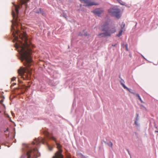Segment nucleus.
Masks as SVG:
<instances>
[{"mask_svg":"<svg viewBox=\"0 0 158 158\" xmlns=\"http://www.w3.org/2000/svg\"><path fill=\"white\" fill-rule=\"evenodd\" d=\"M13 35L14 37L13 41H17L15 47L16 48L19 49L18 51L20 54L21 60L23 62L24 65L28 67L26 69L20 67L18 70V73L22 78L28 79V74H31L29 67L32 65V45L28 40L25 32H21L18 30L16 31L15 34L13 33Z\"/></svg>","mask_w":158,"mask_h":158,"instance_id":"obj_1","label":"nucleus"},{"mask_svg":"<svg viewBox=\"0 0 158 158\" xmlns=\"http://www.w3.org/2000/svg\"><path fill=\"white\" fill-rule=\"evenodd\" d=\"M49 138L50 139L53 140L56 142V139L53 136L49 137ZM56 144L57 146V148L58 149V150L55 153V155L52 157V158H63V156L62 154V150L61 149L62 146L59 143H56Z\"/></svg>","mask_w":158,"mask_h":158,"instance_id":"obj_2","label":"nucleus"},{"mask_svg":"<svg viewBox=\"0 0 158 158\" xmlns=\"http://www.w3.org/2000/svg\"><path fill=\"white\" fill-rule=\"evenodd\" d=\"M108 12L111 15L117 19L120 17V10L116 7L110 8L108 10Z\"/></svg>","mask_w":158,"mask_h":158,"instance_id":"obj_3","label":"nucleus"},{"mask_svg":"<svg viewBox=\"0 0 158 158\" xmlns=\"http://www.w3.org/2000/svg\"><path fill=\"white\" fill-rule=\"evenodd\" d=\"M38 153V151L37 148L30 149L27 152V158H30L31 157V158H35L37 155Z\"/></svg>","mask_w":158,"mask_h":158,"instance_id":"obj_4","label":"nucleus"},{"mask_svg":"<svg viewBox=\"0 0 158 158\" xmlns=\"http://www.w3.org/2000/svg\"><path fill=\"white\" fill-rule=\"evenodd\" d=\"M107 29L105 27L104 25L103 26L101 29L102 31H104V32L101 33L98 35V36L100 37H104L107 36H110V34L109 33L107 32Z\"/></svg>","mask_w":158,"mask_h":158,"instance_id":"obj_5","label":"nucleus"},{"mask_svg":"<svg viewBox=\"0 0 158 158\" xmlns=\"http://www.w3.org/2000/svg\"><path fill=\"white\" fill-rule=\"evenodd\" d=\"M93 0H80L82 2L85 4L86 6H91L94 5H98V4L92 1Z\"/></svg>","mask_w":158,"mask_h":158,"instance_id":"obj_6","label":"nucleus"},{"mask_svg":"<svg viewBox=\"0 0 158 158\" xmlns=\"http://www.w3.org/2000/svg\"><path fill=\"white\" fill-rule=\"evenodd\" d=\"M45 141L44 139L41 137H39L37 139H35L32 142V144L34 145H38L39 143H44Z\"/></svg>","mask_w":158,"mask_h":158,"instance_id":"obj_7","label":"nucleus"},{"mask_svg":"<svg viewBox=\"0 0 158 158\" xmlns=\"http://www.w3.org/2000/svg\"><path fill=\"white\" fill-rule=\"evenodd\" d=\"M105 27L107 29V32L109 33L110 34V36L111 34H113L115 32L116 30L114 28H110L109 27V25L107 24H106L104 25Z\"/></svg>","mask_w":158,"mask_h":158,"instance_id":"obj_8","label":"nucleus"},{"mask_svg":"<svg viewBox=\"0 0 158 158\" xmlns=\"http://www.w3.org/2000/svg\"><path fill=\"white\" fill-rule=\"evenodd\" d=\"M103 10L102 8H98L92 11L96 15L99 16L100 15L103 13Z\"/></svg>","mask_w":158,"mask_h":158,"instance_id":"obj_9","label":"nucleus"},{"mask_svg":"<svg viewBox=\"0 0 158 158\" xmlns=\"http://www.w3.org/2000/svg\"><path fill=\"white\" fill-rule=\"evenodd\" d=\"M12 15L13 17V19H14V20L15 21L16 23H17L18 22L17 18L16 17L14 11L12 12Z\"/></svg>","mask_w":158,"mask_h":158,"instance_id":"obj_10","label":"nucleus"},{"mask_svg":"<svg viewBox=\"0 0 158 158\" xmlns=\"http://www.w3.org/2000/svg\"><path fill=\"white\" fill-rule=\"evenodd\" d=\"M19 8V6H15V11L17 15L19 14L18 8Z\"/></svg>","mask_w":158,"mask_h":158,"instance_id":"obj_11","label":"nucleus"},{"mask_svg":"<svg viewBox=\"0 0 158 158\" xmlns=\"http://www.w3.org/2000/svg\"><path fill=\"white\" fill-rule=\"evenodd\" d=\"M120 83L122 85L124 88L126 86L123 83H124V81L122 79L120 81Z\"/></svg>","mask_w":158,"mask_h":158,"instance_id":"obj_12","label":"nucleus"},{"mask_svg":"<svg viewBox=\"0 0 158 158\" xmlns=\"http://www.w3.org/2000/svg\"><path fill=\"white\" fill-rule=\"evenodd\" d=\"M29 0H20L21 4H24L27 2Z\"/></svg>","mask_w":158,"mask_h":158,"instance_id":"obj_13","label":"nucleus"},{"mask_svg":"<svg viewBox=\"0 0 158 158\" xmlns=\"http://www.w3.org/2000/svg\"><path fill=\"white\" fill-rule=\"evenodd\" d=\"M106 144L110 147H112L113 144L111 141L109 142V143H106Z\"/></svg>","mask_w":158,"mask_h":158,"instance_id":"obj_14","label":"nucleus"},{"mask_svg":"<svg viewBox=\"0 0 158 158\" xmlns=\"http://www.w3.org/2000/svg\"><path fill=\"white\" fill-rule=\"evenodd\" d=\"M122 29H123V28H122ZM122 32H123V30H122V29L121 31H120L119 32L118 34L117 35V36L118 37H119L120 36H121L122 34Z\"/></svg>","mask_w":158,"mask_h":158,"instance_id":"obj_15","label":"nucleus"},{"mask_svg":"<svg viewBox=\"0 0 158 158\" xmlns=\"http://www.w3.org/2000/svg\"><path fill=\"white\" fill-rule=\"evenodd\" d=\"M132 93L134 95H135L136 97H137L138 98L140 97V96L138 94H135L134 93Z\"/></svg>","mask_w":158,"mask_h":158,"instance_id":"obj_16","label":"nucleus"},{"mask_svg":"<svg viewBox=\"0 0 158 158\" xmlns=\"http://www.w3.org/2000/svg\"><path fill=\"white\" fill-rule=\"evenodd\" d=\"M124 89H127L128 91H129V92H130L131 93H132V92H131V89H129L128 88H127V87L126 86L124 88Z\"/></svg>","mask_w":158,"mask_h":158,"instance_id":"obj_17","label":"nucleus"},{"mask_svg":"<svg viewBox=\"0 0 158 158\" xmlns=\"http://www.w3.org/2000/svg\"><path fill=\"white\" fill-rule=\"evenodd\" d=\"M125 47L126 48V50L127 51H128V45L127 44H126L124 45Z\"/></svg>","mask_w":158,"mask_h":158,"instance_id":"obj_18","label":"nucleus"},{"mask_svg":"<svg viewBox=\"0 0 158 158\" xmlns=\"http://www.w3.org/2000/svg\"><path fill=\"white\" fill-rule=\"evenodd\" d=\"M3 100L2 99L0 101V103L2 104L3 106H5V105L3 104Z\"/></svg>","mask_w":158,"mask_h":158,"instance_id":"obj_19","label":"nucleus"},{"mask_svg":"<svg viewBox=\"0 0 158 158\" xmlns=\"http://www.w3.org/2000/svg\"><path fill=\"white\" fill-rule=\"evenodd\" d=\"M16 79V77H13L12 78H11V81H14Z\"/></svg>","mask_w":158,"mask_h":158,"instance_id":"obj_20","label":"nucleus"},{"mask_svg":"<svg viewBox=\"0 0 158 158\" xmlns=\"http://www.w3.org/2000/svg\"><path fill=\"white\" fill-rule=\"evenodd\" d=\"M138 99L140 100V102L141 103H143V101L141 99V98L140 97H139L138 98Z\"/></svg>","mask_w":158,"mask_h":158,"instance_id":"obj_21","label":"nucleus"},{"mask_svg":"<svg viewBox=\"0 0 158 158\" xmlns=\"http://www.w3.org/2000/svg\"><path fill=\"white\" fill-rule=\"evenodd\" d=\"M141 106L143 108H144L146 111H147V109L145 106H143V105H141Z\"/></svg>","mask_w":158,"mask_h":158,"instance_id":"obj_22","label":"nucleus"},{"mask_svg":"<svg viewBox=\"0 0 158 158\" xmlns=\"http://www.w3.org/2000/svg\"><path fill=\"white\" fill-rule=\"evenodd\" d=\"M141 106L143 108H144L146 111H147V109L145 106H143V105H141Z\"/></svg>","mask_w":158,"mask_h":158,"instance_id":"obj_23","label":"nucleus"},{"mask_svg":"<svg viewBox=\"0 0 158 158\" xmlns=\"http://www.w3.org/2000/svg\"><path fill=\"white\" fill-rule=\"evenodd\" d=\"M24 146L26 148H28L29 147V146L27 144H25Z\"/></svg>","mask_w":158,"mask_h":158,"instance_id":"obj_24","label":"nucleus"},{"mask_svg":"<svg viewBox=\"0 0 158 158\" xmlns=\"http://www.w3.org/2000/svg\"><path fill=\"white\" fill-rule=\"evenodd\" d=\"M117 45V44H112V46L113 47H115Z\"/></svg>","mask_w":158,"mask_h":158,"instance_id":"obj_25","label":"nucleus"},{"mask_svg":"<svg viewBox=\"0 0 158 158\" xmlns=\"http://www.w3.org/2000/svg\"><path fill=\"white\" fill-rule=\"evenodd\" d=\"M46 135L47 136H48V132H46Z\"/></svg>","mask_w":158,"mask_h":158,"instance_id":"obj_26","label":"nucleus"},{"mask_svg":"<svg viewBox=\"0 0 158 158\" xmlns=\"http://www.w3.org/2000/svg\"><path fill=\"white\" fill-rule=\"evenodd\" d=\"M63 16L65 18H67V16L66 15H64Z\"/></svg>","mask_w":158,"mask_h":158,"instance_id":"obj_27","label":"nucleus"},{"mask_svg":"<svg viewBox=\"0 0 158 158\" xmlns=\"http://www.w3.org/2000/svg\"><path fill=\"white\" fill-rule=\"evenodd\" d=\"M66 158H71L69 156H67Z\"/></svg>","mask_w":158,"mask_h":158,"instance_id":"obj_28","label":"nucleus"},{"mask_svg":"<svg viewBox=\"0 0 158 158\" xmlns=\"http://www.w3.org/2000/svg\"><path fill=\"white\" fill-rule=\"evenodd\" d=\"M15 84H16V83H15L14 84V85H12V84L11 86H14V85H15Z\"/></svg>","mask_w":158,"mask_h":158,"instance_id":"obj_29","label":"nucleus"},{"mask_svg":"<svg viewBox=\"0 0 158 158\" xmlns=\"http://www.w3.org/2000/svg\"><path fill=\"white\" fill-rule=\"evenodd\" d=\"M135 124H136L137 125V123L136 122V121H135Z\"/></svg>","mask_w":158,"mask_h":158,"instance_id":"obj_30","label":"nucleus"},{"mask_svg":"<svg viewBox=\"0 0 158 158\" xmlns=\"http://www.w3.org/2000/svg\"><path fill=\"white\" fill-rule=\"evenodd\" d=\"M155 132L158 133V131H155Z\"/></svg>","mask_w":158,"mask_h":158,"instance_id":"obj_31","label":"nucleus"},{"mask_svg":"<svg viewBox=\"0 0 158 158\" xmlns=\"http://www.w3.org/2000/svg\"><path fill=\"white\" fill-rule=\"evenodd\" d=\"M125 25V24H124V25H123V27H124Z\"/></svg>","mask_w":158,"mask_h":158,"instance_id":"obj_32","label":"nucleus"},{"mask_svg":"<svg viewBox=\"0 0 158 158\" xmlns=\"http://www.w3.org/2000/svg\"><path fill=\"white\" fill-rule=\"evenodd\" d=\"M11 114H12V115H13V114H14L13 113H11Z\"/></svg>","mask_w":158,"mask_h":158,"instance_id":"obj_33","label":"nucleus"}]
</instances>
